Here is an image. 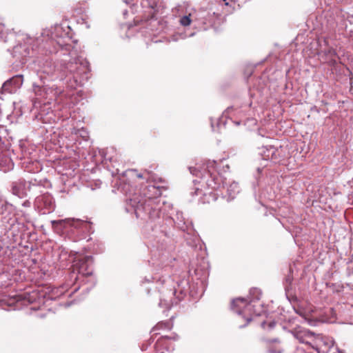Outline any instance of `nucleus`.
<instances>
[{
  "mask_svg": "<svg viewBox=\"0 0 353 353\" xmlns=\"http://www.w3.org/2000/svg\"><path fill=\"white\" fill-rule=\"evenodd\" d=\"M63 222H65L70 225L71 226L74 227H79L81 224H82L84 221L80 219H66L65 220H59V221H53L52 224L55 223H62Z\"/></svg>",
  "mask_w": 353,
  "mask_h": 353,
  "instance_id": "obj_7",
  "label": "nucleus"
},
{
  "mask_svg": "<svg viewBox=\"0 0 353 353\" xmlns=\"http://www.w3.org/2000/svg\"><path fill=\"white\" fill-rule=\"evenodd\" d=\"M177 339L178 336L176 334H173L170 336H161L157 341L155 348L157 352L161 353H164V351H171L174 349L172 341H176Z\"/></svg>",
  "mask_w": 353,
  "mask_h": 353,
  "instance_id": "obj_3",
  "label": "nucleus"
},
{
  "mask_svg": "<svg viewBox=\"0 0 353 353\" xmlns=\"http://www.w3.org/2000/svg\"><path fill=\"white\" fill-rule=\"evenodd\" d=\"M270 353H281V350H278V351H276V352H274V351H272V350H270Z\"/></svg>",
  "mask_w": 353,
  "mask_h": 353,
  "instance_id": "obj_12",
  "label": "nucleus"
},
{
  "mask_svg": "<svg viewBox=\"0 0 353 353\" xmlns=\"http://www.w3.org/2000/svg\"><path fill=\"white\" fill-rule=\"evenodd\" d=\"M23 83V79L22 76L21 75H17L11 79L7 80L2 86V90L8 92H12V88H19L22 85Z\"/></svg>",
  "mask_w": 353,
  "mask_h": 353,
  "instance_id": "obj_5",
  "label": "nucleus"
},
{
  "mask_svg": "<svg viewBox=\"0 0 353 353\" xmlns=\"http://www.w3.org/2000/svg\"><path fill=\"white\" fill-rule=\"evenodd\" d=\"M1 100H2V99H1V98L0 97V101H1Z\"/></svg>",
  "mask_w": 353,
  "mask_h": 353,
  "instance_id": "obj_16",
  "label": "nucleus"
},
{
  "mask_svg": "<svg viewBox=\"0 0 353 353\" xmlns=\"http://www.w3.org/2000/svg\"><path fill=\"white\" fill-rule=\"evenodd\" d=\"M3 30L2 29H0V34H3Z\"/></svg>",
  "mask_w": 353,
  "mask_h": 353,
  "instance_id": "obj_14",
  "label": "nucleus"
},
{
  "mask_svg": "<svg viewBox=\"0 0 353 353\" xmlns=\"http://www.w3.org/2000/svg\"><path fill=\"white\" fill-rule=\"evenodd\" d=\"M201 168V170H199L197 168L190 167V171L195 176L204 178L208 186L211 189H217L221 183V177L216 171V162L208 161Z\"/></svg>",
  "mask_w": 353,
  "mask_h": 353,
  "instance_id": "obj_1",
  "label": "nucleus"
},
{
  "mask_svg": "<svg viewBox=\"0 0 353 353\" xmlns=\"http://www.w3.org/2000/svg\"><path fill=\"white\" fill-rule=\"evenodd\" d=\"M109 159H110V161H112V157L109 158Z\"/></svg>",
  "mask_w": 353,
  "mask_h": 353,
  "instance_id": "obj_15",
  "label": "nucleus"
},
{
  "mask_svg": "<svg viewBox=\"0 0 353 353\" xmlns=\"http://www.w3.org/2000/svg\"><path fill=\"white\" fill-rule=\"evenodd\" d=\"M327 53L331 57L330 62L332 63V64H333V65L336 64V58L337 57L336 51L334 49L331 48V49L328 50Z\"/></svg>",
  "mask_w": 353,
  "mask_h": 353,
  "instance_id": "obj_8",
  "label": "nucleus"
},
{
  "mask_svg": "<svg viewBox=\"0 0 353 353\" xmlns=\"http://www.w3.org/2000/svg\"><path fill=\"white\" fill-rule=\"evenodd\" d=\"M137 177H139V178H143V174H137Z\"/></svg>",
  "mask_w": 353,
  "mask_h": 353,
  "instance_id": "obj_13",
  "label": "nucleus"
},
{
  "mask_svg": "<svg viewBox=\"0 0 353 353\" xmlns=\"http://www.w3.org/2000/svg\"><path fill=\"white\" fill-rule=\"evenodd\" d=\"M72 63H57L54 65L53 71L46 70L47 73L57 75L60 79H63L68 75V72H72Z\"/></svg>",
  "mask_w": 353,
  "mask_h": 353,
  "instance_id": "obj_4",
  "label": "nucleus"
},
{
  "mask_svg": "<svg viewBox=\"0 0 353 353\" xmlns=\"http://www.w3.org/2000/svg\"><path fill=\"white\" fill-rule=\"evenodd\" d=\"M190 15L189 16H183L181 19H180V23L183 26H188L189 25H190L191 23V19H190Z\"/></svg>",
  "mask_w": 353,
  "mask_h": 353,
  "instance_id": "obj_9",
  "label": "nucleus"
},
{
  "mask_svg": "<svg viewBox=\"0 0 353 353\" xmlns=\"http://www.w3.org/2000/svg\"><path fill=\"white\" fill-rule=\"evenodd\" d=\"M296 312L297 314H299V315H301V316H303V313L301 312V311H300V310H299V309H296Z\"/></svg>",
  "mask_w": 353,
  "mask_h": 353,
  "instance_id": "obj_11",
  "label": "nucleus"
},
{
  "mask_svg": "<svg viewBox=\"0 0 353 353\" xmlns=\"http://www.w3.org/2000/svg\"><path fill=\"white\" fill-rule=\"evenodd\" d=\"M173 327V323L171 321L159 322L153 328L152 332H155L154 334L157 335L159 333L157 331L161 330H171Z\"/></svg>",
  "mask_w": 353,
  "mask_h": 353,
  "instance_id": "obj_6",
  "label": "nucleus"
},
{
  "mask_svg": "<svg viewBox=\"0 0 353 353\" xmlns=\"http://www.w3.org/2000/svg\"><path fill=\"white\" fill-rule=\"evenodd\" d=\"M275 324H276L275 322H270V323H268V324H266V323H263V326L264 327H265V325H268L269 328H272V327H274Z\"/></svg>",
  "mask_w": 353,
  "mask_h": 353,
  "instance_id": "obj_10",
  "label": "nucleus"
},
{
  "mask_svg": "<svg viewBox=\"0 0 353 353\" xmlns=\"http://www.w3.org/2000/svg\"><path fill=\"white\" fill-rule=\"evenodd\" d=\"M93 257L92 256H83L74 261L73 265L74 270L78 271L83 276H90L93 273L92 265Z\"/></svg>",
  "mask_w": 353,
  "mask_h": 353,
  "instance_id": "obj_2",
  "label": "nucleus"
}]
</instances>
